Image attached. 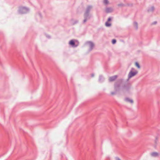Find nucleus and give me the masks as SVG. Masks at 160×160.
<instances>
[{"label":"nucleus","mask_w":160,"mask_h":160,"mask_svg":"<svg viewBox=\"0 0 160 160\" xmlns=\"http://www.w3.org/2000/svg\"><path fill=\"white\" fill-rule=\"evenodd\" d=\"M158 141V137H156L155 138V141H154L155 144L156 145L157 144V142Z\"/></svg>","instance_id":"nucleus-21"},{"label":"nucleus","mask_w":160,"mask_h":160,"mask_svg":"<svg viewBox=\"0 0 160 160\" xmlns=\"http://www.w3.org/2000/svg\"><path fill=\"white\" fill-rule=\"evenodd\" d=\"M118 77L117 75H115L109 78V82H112L115 80Z\"/></svg>","instance_id":"nucleus-7"},{"label":"nucleus","mask_w":160,"mask_h":160,"mask_svg":"<svg viewBox=\"0 0 160 160\" xmlns=\"http://www.w3.org/2000/svg\"><path fill=\"white\" fill-rule=\"evenodd\" d=\"M112 42L113 44H115L116 42V40L115 39H113L112 40Z\"/></svg>","instance_id":"nucleus-20"},{"label":"nucleus","mask_w":160,"mask_h":160,"mask_svg":"<svg viewBox=\"0 0 160 160\" xmlns=\"http://www.w3.org/2000/svg\"><path fill=\"white\" fill-rule=\"evenodd\" d=\"M103 2L104 4H105L106 5L108 4L109 3V2L108 0H104Z\"/></svg>","instance_id":"nucleus-19"},{"label":"nucleus","mask_w":160,"mask_h":160,"mask_svg":"<svg viewBox=\"0 0 160 160\" xmlns=\"http://www.w3.org/2000/svg\"><path fill=\"white\" fill-rule=\"evenodd\" d=\"M155 9V8L154 6H152L151 8H148L147 10V11L148 12H153L154 11Z\"/></svg>","instance_id":"nucleus-13"},{"label":"nucleus","mask_w":160,"mask_h":160,"mask_svg":"<svg viewBox=\"0 0 160 160\" xmlns=\"http://www.w3.org/2000/svg\"><path fill=\"white\" fill-rule=\"evenodd\" d=\"M79 42L77 40L72 39L69 42V44L73 47H76L79 45Z\"/></svg>","instance_id":"nucleus-5"},{"label":"nucleus","mask_w":160,"mask_h":160,"mask_svg":"<svg viewBox=\"0 0 160 160\" xmlns=\"http://www.w3.org/2000/svg\"><path fill=\"white\" fill-rule=\"evenodd\" d=\"M70 22L72 25H73L78 23V21L77 20H74L73 19H71L70 20Z\"/></svg>","instance_id":"nucleus-11"},{"label":"nucleus","mask_w":160,"mask_h":160,"mask_svg":"<svg viewBox=\"0 0 160 160\" xmlns=\"http://www.w3.org/2000/svg\"><path fill=\"white\" fill-rule=\"evenodd\" d=\"M121 84L118 82H116L114 84V88L115 92H111V94L113 95L115 94L116 92L118 91L120 89Z\"/></svg>","instance_id":"nucleus-4"},{"label":"nucleus","mask_w":160,"mask_h":160,"mask_svg":"<svg viewBox=\"0 0 160 160\" xmlns=\"http://www.w3.org/2000/svg\"><path fill=\"white\" fill-rule=\"evenodd\" d=\"M117 82L119 83L120 84L121 83L123 82L121 90L124 93L129 94L130 93L132 86L131 84L129 82V81H127V79L126 81H124L123 79H118Z\"/></svg>","instance_id":"nucleus-1"},{"label":"nucleus","mask_w":160,"mask_h":160,"mask_svg":"<svg viewBox=\"0 0 160 160\" xmlns=\"http://www.w3.org/2000/svg\"><path fill=\"white\" fill-rule=\"evenodd\" d=\"M92 8V6L91 5L88 6L87 7L86 9L85 12L89 13L90 10Z\"/></svg>","instance_id":"nucleus-9"},{"label":"nucleus","mask_w":160,"mask_h":160,"mask_svg":"<svg viewBox=\"0 0 160 160\" xmlns=\"http://www.w3.org/2000/svg\"><path fill=\"white\" fill-rule=\"evenodd\" d=\"M116 160H121L118 157H116L115 158Z\"/></svg>","instance_id":"nucleus-27"},{"label":"nucleus","mask_w":160,"mask_h":160,"mask_svg":"<svg viewBox=\"0 0 160 160\" xmlns=\"http://www.w3.org/2000/svg\"><path fill=\"white\" fill-rule=\"evenodd\" d=\"M39 16H40V17H42V15H41V13H39Z\"/></svg>","instance_id":"nucleus-29"},{"label":"nucleus","mask_w":160,"mask_h":160,"mask_svg":"<svg viewBox=\"0 0 160 160\" xmlns=\"http://www.w3.org/2000/svg\"><path fill=\"white\" fill-rule=\"evenodd\" d=\"M151 155L153 157H156L158 156V153L156 152H153L151 153Z\"/></svg>","instance_id":"nucleus-14"},{"label":"nucleus","mask_w":160,"mask_h":160,"mask_svg":"<svg viewBox=\"0 0 160 160\" xmlns=\"http://www.w3.org/2000/svg\"><path fill=\"white\" fill-rule=\"evenodd\" d=\"M105 26L107 27H109L110 26H111V24L109 22H105Z\"/></svg>","instance_id":"nucleus-17"},{"label":"nucleus","mask_w":160,"mask_h":160,"mask_svg":"<svg viewBox=\"0 0 160 160\" xmlns=\"http://www.w3.org/2000/svg\"><path fill=\"white\" fill-rule=\"evenodd\" d=\"M104 78L102 75H100L99 76L98 81L100 82H102L104 81Z\"/></svg>","instance_id":"nucleus-12"},{"label":"nucleus","mask_w":160,"mask_h":160,"mask_svg":"<svg viewBox=\"0 0 160 160\" xmlns=\"http://www.w3.org/2000/svg\"><path fill=\"white\" fill-rule=\"evenodd\" d=\"M85 44L86 45L89 44L90 47V48L89 49V51H91L92 50L94 46L93 43L91 41H87L85 43Z\"/></svg>","instance_id":"nucleus-6"},{"label":"nucleus","mask_w":160,"mask_h":160,"mask_svg":"<svg viewBox=\"0 0 160 160\" xmlns=\"http://www.w3.org/2000/svg\"><path fill=\"white\" fill-rule=\"evenodd\" d=\"M133 24L135 27L136 29L137 30L138 28V24L137 22L135 21L133 22Z\"/></svg>","instance_id":"nucleus-16"},{"label":"nucleus","mask_w":160,"mask_h":160,"mask_svg":"<svg viewBox=\"0 0 160 160\" xmlns=\"http://www.w3.org/2000/svg\"><path fill=\"white\" fill-rule=\"evenodd\" d=\"M46 37L50 39L51 38V37L48 35H46Z\"/></svg>","instance_id":"nucleus-25"},{"label":"nucleus","mask_w":160,"mask_h":160,"mask_svg":"<svg viewBox=\"0 0 160 160\" xmlns=\"http://www.w3.org/2000/svg\"><path fill=\"white\" fill-rule=\"evenodd\" d=\"M94 76V74L93 73H92L91 74V77H93Z\"/></svg>","instance_id":"nucleus-28"},{"label":"nucleus","mask_w":160,"mask_h":160,"mask_svg":"<svg viewBox=\"0 0 160 160\" xmlns=\"http://www.w3.org/2000/svg\"><path fill=\"white\" fill-rule=\"evenodd\" d=\"M88 20V19L86 18H84V19L83 21V23H85Z\"/></svg>","instance_id":"nucleus-24"},{"label":"nucleus","mask_w":160,"mask_h":160,"mask_svg":"<svg viewBox=\"0 0 160 160\" xmlns=\"http://www.w3.org/2000/svg\"><path fill=\"white\" fill-rule=\"evenodd\" d=\"M157 23V21H154V22H153L152 23V25H154V24H156Z\"/></svg>","instance_id":"nucleus-26"},{"label":"nucleus","mask_w":160,"mask_h":160,"mask_svg":"<svg viewBox=\"0 0 160 160\" xmlns=\"http://www.w3.org/2000/svg\"><path fill=\"white\" fill-rule=\"evenodd\" d=\"M135 65L136 67H137L138 68H140V66L139 63L138 62H135Z\"/></svg>","instance_id":"nucleus-18"},{"label":"nucleus","mask_w":160,"mask_h":160,"mask_svg":"<svg viewBox=\"0 0 160 160\" xmlns=\"http://www.w3.org/2000/svg\"><path fill=\"white\" fill-rule=\"evenodd\" d=\"M125 100L126 101L129 102L131 103H133V101L132 99H130L129 98H126L125 99Z\"/></svg>","instance_id":"nucleus-15"},{"label":"nucleus","mask_w":160,"mask_h":160,"mask_svg":"<svg viewBox=\"0 0 160 160\" xmlns=\"http://www.w3.org/2000/svg\"><path fill=\"white\" fill-rule=\"evenodd\" d=\"M111 20H112V18L111 17H109L108 18L107 22H110Z\"/></svg>","instance_id":"nucleus-23"},{"label":"nucleus","mask_w":160,"mask_h":160,"mask_svg":"<svg viewBox=\"0 0 160 160\" xmlns=\"http://www.w3.org/2000/svg\"><path fill=\"white\" fill-rule=\"evenodd\" d=\"M29 9L28 8L25 7H22L19 8L18 11L19 13L24 14L29 12Z\"/></svg>","instance_id":"nucleus-3"},{"label":"nucleus","mask_w":160,"mask_h":160,"mask_svg":"<svg viewBox=\"0 0 160 160\" xmlns=\"http://www.w3.org/2000/svg\"><path fill=\"white\" fill-rule=\"evenodd\" d=\"M138 73V71L135 70L134 68H132L128 74V78L127 79V81H129L130 78L135 76Z\"/></svg>","instance_id":"nucleus-2"},{"label":"nucleus","mask_w":160,"mask_h":160,"mask_svg":"<svg viewBox=\"0 0 160 160\" xmlns=\"http://www.w3.org/2000/svg\"><path fill=\"white\" fill-rule=\"evenodd\" d=\"M125 5L123 4V3H120V4H119L118 5V6H122H122H125Z\"/></svg>","instance_id":"nucleus-22"},{"label":"nucleus","mask_w":160,"mask_h":160,"mask_svg":"<svg viewBox=\"0 0 160 160\" xmlns=\"http://www.w3.org/2000/svg\"><path fill=\"white\" fill-rule=\"evenodd\" d=\"M113 9L112 8L110 7L107 8L105 9V12L107 13H110L112 12Z\"/></svg>","instance_id":"nucleus-8"},{"label":"nucleus","mask_w":160,"mask_h":160,"mask_svg":"<svg viewBox=\"0 0 160 160\" xmlns=\"http://www.w3.org/2000/svg\"><path fill=\"white\" fill-rule=\"evenodd\" d=\"M84 18H86L89 19L90 18L91 15L89 13L85 12L84 14Z\"/></svg>","instance_id":"nucleus-10"}]
</instances>
